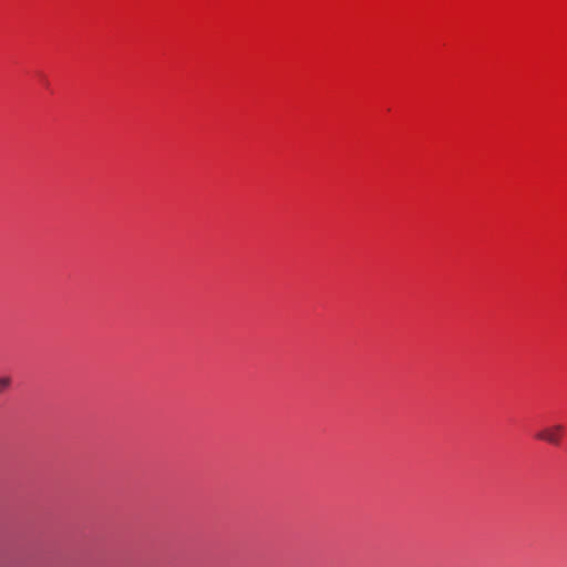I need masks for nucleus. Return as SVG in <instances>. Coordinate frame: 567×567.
Here are the masks:
<instances>
[{"mask_svg": "<svg viewBox=\"0 0 567 567\" xmlns=\"http://www.w3.org/2000/svg\"><path fill=\"white\" fill-rule=\"evenodd\" d=\"M564 434L565 426L563 424L557 423L544 427L543 430L536 433L535 437L550 445L558 446L563 440Z\"/></svg>", "mask_w": 567, "mask_h": 567, "instance_id": "1", "label": "nucleus"}, {"mask_svg": "<svg viewBox=\"0 0 567 567\" xmlns=\"http://www.w3.org/2000/svg\"><path fill=\"white\" fill-rule=\"evenodd\" d=\"M11 385V378L3 377L0 378V393L6 391Z\"/></svg>", "mask_w": 567, "mask_h": 567, "instance_id": "2", "label": "nucleus"}]
</instances>
